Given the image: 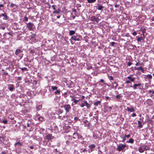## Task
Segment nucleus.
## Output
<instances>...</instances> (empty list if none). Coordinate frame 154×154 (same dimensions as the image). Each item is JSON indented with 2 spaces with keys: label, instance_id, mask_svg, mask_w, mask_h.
<instances>
[{
  "label": "nucleus",
  "instance_id": "f257e3e1",
  "mask_svg": "<svg viewBox=\"0 0 154 154\" xmlns=\"http://www.w3.org/2000/svg\"><path fill=\"white\" fill-rule=\"evenodd\" d=\"M149 149V147L147 146L144 144L139 147L138 151L140 153H142L144 152L145 150H147Z\"/></svg>",
  "mask_w": 154,
  "mask_h": 154
},
{
  "label": "nucleus",
  "instance_id": "f03ea898",
  "mask_svg": "<svg viewBox=\"0 0 154 154\" xmlns=\"http://www.w3.org/2000/svg\"><path fill=\"white\" fill-rule=\"evenodd\" d=\"M49 146H54V138L53 136L51 134H49Z\"/></svg>",
  "mask_w": 154,
  "mask_h": 154
},
{
  "label": "nucleus",
  "instance_id": "7ed1b4c3",
  "mask_svg": "<svg viewBox=\"0 0 154 154\" xmlns=\"http://www.w3.org/2000/svg\"><path fill=\"white\" fill-rule=\"evenodd\" d=\"M63 107L66 111V113H69L71 109V107L69 104H64L61 106Z\"/></svg>",
  "mask_w": 154,
  "mask_h": 154
},
{
  "label": "nucleus",
  "instance_id": "20e7f679",
  "mask_svg": "<svg viewBox=\"0 0 154 154\" xmlns=\"http://www.w3.org/2000/svg\"><path fill=\"white\" fill-rule=\"evenodd\" d=\"M133 88L134 90H136L138 89L140 90H142V84L141 83L138 84H135L133 86H131Z\"/></svg>",
  "mask_w": 154,
  "mask_h": 154
},
{
  "label": "nucleus",
  "instance_id": "39448f33",
  "mask_svg": "<svg viewBox=\"0 0 154 154\" xmlns=\"http://www.w3.org/2000/svg\"><path fill=\"white\" fill-rule=\"evenodd\" d=\"M90 20L94 23H97L100 20V19L94 15H92L90 17Z\"/></svg>",
  "mask_w": 154,
  "mask_h": 154
},
{
  "label": "nucleus",
  "instance_id": "423d86ee",
  "mask_svg": "<svg viewBox=\"0 0 154 154\" xmlns=\"http://www.w3.org/2000/svg\"><path fill=\"white\" fill-rule=\"evenodd\" d=\"M126 146V144H120L118 146L116 149L119 151H120L123 150Z\"/></svg>",
  "mask_w": 154,
  "mask_h": 154
},
{
  "label": "nucleus",
  "instance_id": "0eeeda50",
  "mask_svg": "<svg viewBox=\"0 0 154 154\" xmlns=\"http://www.w3.org/2000/svg\"><path fill=\"white\" fill-rule=\"evenodd\" d=\"M80 38H81V36L77 35L72 36L71 37V39L72 40L75 41H80L81 40V39Z\"/></svg>",
  "mask_w": 154,
  "mask_h": 154
},
{
  "label": "nucleus",
  "instance_id": "6e6552de",
  "mask_svg": "<svg viewBox=\"0 0 154 154\" xmlns=\"http://www.w3.org/2000/svg\"><path fill=\"white\" fill-rule=\"evenodd\" d=\"M33 24L32 23H29L27 24V27L30 30H32L33 29L32 26Z\"/></svg>",
  "mask_w": 154,
  "mask_h": 154
},
{
  "label": "nucleus",
  "instance_id": "1a4fd4ad",
  "mask_svg": "<svg viewBox=\"0 0 154 154\" xmlns=\"http://www.w3.org/2000/svg\"><path fill=\"white\" fill-rule=\"evenodd\" d=\"M82 136L79 135L77 133H74L73 134V138L75 139L81 138Z\"/></svg>",
  "mask_w": 154,
  "mask_h": 154
},
{
  "label": "nucleus",
  "instance_id": "9d476101",
  "mask_svg": "<svg viewBox=\"0 0 154 154\" xmlns=\"http://www.w3.org/2000/svg\"><path fill=\"white\" fill-rule=\"evenodd\" d=\"M127 111H130L131 112H133L135 111V109H134V108L132 106H131L130 108H129V107H127Z\"/></svg>",
  "mask_w": 154,
  "mask_h": 154
},
{
  "label": "nucleus",
  "instance_id": "9b49d317",
  "mask_svg": "<svg viewBox=\"0 0 154 154\" xmlns=\"http://www.w3.org/2000/svg\"><path fill=\"white\" fill-rule=\"evenodd\" d=\"M95 147V146L94 144H91L88 146V147L91 149V151L92 152L93 150V149H94Z\"/></svg>",
  "mask_w": 154,
  "mask_h": 154
},
{
  "label": "nucleus",
  "instance_id": "f8f14e48",
  "mask_svg": "<svg viewBox=\"0 0 154 154\" xmlns=\"http://www.w3.org/2000/svg\"><path fill=\"white\" fill-rule=\"evenodd\" d=\"M136 38H137V41L138 42H140L141 40L143 41L144 40V38H143L142 36H141L140 37H136Z\"/></svg>",
  "mask_w": 154,
  "mask_h": 154
},
{
  "label": "nucleus",
  "instance_id": "ddd939ff",
  "mask_svg": "<svg viewBox=\"0 0 154 154\" xmlns=\"http://www.w3.org/2000/svg\"><path fill=\"white\" fill-rule=\"evenodd\" d=\"M84 103H85V106H86L87 109H89L90 108L91 106V105L88 103L87 102V101H84Z\"/></svg>",
  "mask_w": 154,
  "mask_h": 154
},
{
  "label": "nucleus",
  "instance_id": "4468645a",
  "mask_svg": "<svg viewBox=\"0 0 154 154\" xmlns=\"http://www.w3.org/2000/svg\"><path fill=\"white\" fill-rule=\"evenodd\" d=\"M22 52L23 51L22 50L19 49H17L15 51V54L16 55H18L19 54Z\"/></svg>",
  "mask_w": 154,
  "mask_h": 154
},
{
  "label": "nucleus",
  "instance_id": "2eb2a0df",
  "mask_svg": "<svg viewBox=\"0 0 154 154\" xmlns=\"http://www.w3.org/2000/svg\"><path fill=\"white\" fill-rule=\"evenodd\" d=\"M83 123L85 124V126L86 127H89V123H88V121L87 120H85L83 121Z\"/></svg>",
  "mask_w": 154,
  "mask_h": 154
},
{
  "label": "nucleus",
  "instance_id": "dca6fc26",
  "mask_svg": "<svg viewBox=\"0 0 154 154\" xmlns=\"http://www.w3.org/2000/svg\"><path fill=\"white\" fill-rule=\"evenodd\" d=\"M140 30L142 32V34L145 33L146 31V29L143 26L142 27H141L140 29Z\"/></svg>",
  "mask_w": 154,
  "mask_h": 154
},
{
  "label": "nucleus",
  "instance_id": "f3484780",
  "mask_svg": "<svg viewBox=\"0 0 154 154\" xmlns=\"http://www.w3.org/2000/svg\"><path fill=\"white\" fill-rule=\"evenodd\" d=\"M101 100H100V101L95 102L94 103V106H97L99 104H100L101 102Z\"/></svg>",
  "mask_w": 154,
  "mask_h": 154
},
{
  "label": "nucleus",
  "instance_id": "a211bd4d",
  "mask_svg": "<svg viewBox=\"0 0 154 154\" xmlns=\"http://www.w3.org/2000/svg\"><path fill=\"white\" fill-rule=\"evenodd\" d=\"M60 89L56 90V91L54 93L55 95H59L60 94Z\"/></svg>",
  "mask_w": 154,
  "mask_h": 154
},
{
  "label": "nucleus",
  "instance_id": "6ab92c4d",
  "mask_svg": "<svg viewBox=\"0 0 154 154\" xmlns=\"http://www.w3.org/2000/svg\"><path fill=\"white\" fill-rule=\"evenodd\" d=\"M51 88L52 89V91H54V90H57L58 88V87L56 86H51Z\"/></svg>",
  "mask_w": 154,
  "mask_h": 154
},
{
  "label": "nucleus",
  "instance_id": "aec40b11",
  "mask_svg": "<svg viewBox=\"0 0 154 154\" xmlns=\"http://www.w3.org/2000/svg\"><path fill=\"white\" fill-rule=\"evenodd\" d=\"M75 33V32L73 30H69V35L70 36H72L74 35Z\"/></svg>",
  "mask_w": 154,
  "mask_h": 154
},
{
  "label": "nucleus",
  "instance_id": "412c9836",
  "mask_svg": "<svg viewBox=\"0 0 154 154\" xmlns=\"http://www.w3.org/2000/svg\"><path fill=\"white\" fill-rule=\"evenodd\" d=\"M141 122L140 121H138V127L139 128H141L143 127V125L141 124Z\"/></svg>",
  "mask_w": 154,
  "mask_h": 154
},
{
  "label": "nucleus",
  "instance_id": "4be33fe9",
  "mask_svg": "<svg viewBox=\"0 0 154 154\" xmlns=\"http://www.w3.org/2000/svg\"><path fill=\"white\" fill-rule=\"evenodd\" d=\"M112 84L113 85V87L115 88H116L118 86V84L116 82H114Z\"/></svg>",
  "mask_w": 154,
  "mask_h": 154
},
{
  "label": "nucleus",
  "instance_id": "5701e85b",
  "mask_svg": "<svg viewBox=\"0 0 154 154\" xmlns=\"http://www.w3.org/2000/svg\"><path fill=\"white\" fill-rule=\"evenodd\" d=\"M134 142V140L132 138L128 140L127 141V142L128 143H132Z\"/></svg>",
  "mask_w": 154,
  "mask_h": 154
},
{
  "label": "nucleus",
  "instance_id": "b1692460",
  "mask_svg": "<svg viewBox=\"0 0 154 154\" xmlns=\"http://www.w3.org/2000/svg\"><path fill=\"white\" fill-rule=\"evenodd\" d=\"M127 78L128 79L130 80V81L132 82H134L135 79L134 78H132L130 76H128L127 77Z\"/></svg>",
  "mask_w": 154,
  "mask_h": 154
},
{
  "label": "nucleus",
  "instance_id": "393cba45",
  "mask_svg": "<svg viewBox=\"0 0 154 154\" xmlns=\"http://www.w3.org/2000/svg\"><path fill=\"white\" fill-rule=\"evenodd\" d=\"M10 86L9 88V89L10 91H12L14 89V86L13 85H11Z\"/></svg>",
  "mask_w": 154,
  "mask_h": 154
},
{
  "label": "nucleus",
  "instance_id": "a878e982",
  "mask_svg": "<svg viewBox=\"0 0 154 154\" xmlns=\"http://www.w3.org/2000/svg\"><path fill=\"white\" fill-rule=\"evenodd\" d=\"M17 145H19L20 146H21L22 145V143H20V142H18L15 143V146L16 147H17Z\"/></svg>",
  "mask_w": 154,
  "mask_h": 154
},
{
  "label": "nucleus",
  "instance_id": "bb28decb",
  "mask_svg": "<svg viewBox=\"0 0 154 154\" xmlns=\"http://www.w3.org/2000/svg\"><path fill=\"white\" fill-rule=\"evenodd\" d=\"M104 7H103L102 5H98L97 8V9L98 10H101Z\"/></svg>",
  "mask_w": 154,
  "mask_h": 154
},
{
  "label": "nucleus",
  "instance_id": "cd10ccee",
  "mask_svg": "<svg viewBox=\"0 0 154 154\" xmlns=\"http://www.w3.org/2000/svg\"><path fill=\"white\" fill-rule=\"evenodd\" d=\"M87 150L85 148H82L80 149V152L82 153V152H87Z\"/></svg>",
  "mask_w": 154,
  "mask_h": 154
},
{
  "label": "nucleus",
  "instance_id": "c85d7f7f",
  "mask_svg": "<svg viewBox=\"0 0 154 154\" xmlns=\"http://www.w3.org/2000/svg\"><path fill=\"white\" fill-rule=\"evenodd\" d=\"M60 10L59 9H58L57 10L54 11L53 12L54 13L57 14L60 13Z\"/></svg>",
  "mask_w": 154,
  "mask_h": 154
},
{
  "label": "nucleus",
  "instance_id": "c756f323",
  "mask_svg": "<svg viewBox=\"0 0 154 154\" xmlns=\"http://www.w3.org/2000/svg\"><path fill=\"white\" fill-rule=\"evenodd\" d=\"M98 118L95 116H93V120H96L95 121H94V123L96 124L97 122Z\"/></svg>",
  "mask_w": 154,
  "mask_h": 154
},
{
  "label": "nucleus",
  "instance_id": "7c9ffc66",
  "mask_svg": "<svg viewBox=\"0 0 154 154\" xmlns=\"http://www.w3.org/2000/svg\"><path fill=\"white\" fill-rule=\"evenodd\" d=\"M146 77L149 79H152V76L150 74H148L146 75Z\"/></svg>",
  "mask_w": 154,
  "mask_h": 154
},
{
  "label": "nucleus",
  "instance_id": "2f4dec72",
  "mask_svg": "<svg viewBox=\"0 0 154 154\" xmlns=\"http://www.w3.org/2000/svg\"><path fill=\"white\" fill-rule=\"evenodd\" d=\"M140 70L142 73H144V70L142 66H140Z\"/></svg>",
  "mask_w": 154,
  "mask_h": 154
},
{
  "label": "nucleus",
  "instance_id": "473e14b6",
  "mask_svg": "<svg viewBox=\"0 0 154 154\" xmlns=\"http://www.w3.org/2000/svg\"><path fill=\"white\" fill-rule=\"evenodd\" d=\"M96 0H87L88 2L89 3H93L95 2Z\"/></svg>",
  "mask_w": 154,
  "mask_h": 154
},
{
  "label": "nucleus",
  "instance_id": "72a5a7b5",
  "mask_svg": "<svg viewBox=\"0 0 154 154\" xmlns=\"http://www.w3.org/2000/svg\"><path fill=\"white\" fill-rule=\"evenodd\" d=\"M1 16H2L5 17V19H7V16L6 13H4V14H2Z\"/></svg>",
  "mask_w": 154,
  "mask_h": 154
},
{
  "label": "nucleus",
  "instance_id": "f704fd0d",
  "mask_svg": "<svg viewBox=\"0 0 154 154\" xmlns=\"http://www.w3.org/2000/svg\"><path fill=\"white\" fill-rule=\"evenodd\" d=\"M35 35L34 34H32L31 35H30V38L31 39L32 38H34L35 36Z\"/></svg>",
  "mask_w": 154,
  "mask_h": 154
},
{
  "label": "nucleus",
  "instance_id": "c9c22d12",
  "mask_svg": "<svg viewBox=\"0 0 154 154\" xmlns=\"http://www.w3.org/2000/svg\"><path fill=\"white\" fill-rule=\"evenodd\" d=\"M79 117H75L74 118V121L75 122H76L78 120H79Z\"/></svg>",
  "mask_w": 154,
  "mask_h": 154
},
{
  "label": "nucleus",
  "instance_id": "e433bc0d",
  "mask_svg": "<svg viewBox=\"0 0 154 154\" xmlns=\"http://www.w3.org/2000/svg\"><path fill=\"white\" fill-rule=\"evenodd\" d=\"M80 106L81 107L83 108L85 106V103H84V102L83 103H82L80 104Z\"/></svg>",
  "mask_w": 154,
  "mask_h": 154
},
{
  "label": "nucleus",
  "instance_id": "4c0bfd02",
  "mask_svg": "<svg viewBox=\"0 0 154 154\" xmlns=\"http://www.w3.org/2000/svg\"><path fill=\"white\" fill-rule=\"evenodd\" d=\"M142 64H143V63H140L138 62H137V63L135 64V65L136 66H141V65H142Z\"/></svg>",
  "mask_w": 154,
  "mask_h": 154
},
{
  "label": "nucleus",
  "instance_id": "58836bf2",
  "mask_svg": "<svg viewBox=\"0 0 154 154\" xmlns=\"http://www.w3.org/2000/svg\"><path fill=\"white\" fill-rule=\"evenodd\" d=\"M70 97L71 98V100L72 101H74V100H75V98L74 97V96H70Z\"/></svg>",
  "mask_w": 154,
  "mask_h": 154
},
{
  "label": "nucleus",
  "instance_id": "ea45409f",
  "mask_svg": "<svg viewBox=\"0 0 154 154\" xmlns=\"http://www.w3.org/2000/svg\"><path fill=\"white\" fill-rule=\"evenodd\" d=\"M93 137L95 139H96L98 138L99 137L98 136H97L95 134H94L93 135Z\"/></svg>",
  "mask_w": 154,
  "mask_h": 154
},
{
  "label": "nucleus",
  "instance_id": "a19ab883",
  "mask_svg": "<svg viewBox=\"0 0 154 154\" xmlns=\"http://www.w3.org/2000/svg\"><path fill=\"white\" fill-rule=\"evenodd\" d=\"M109 77V80H114L113 77L112 76H110Z\"/></svg>",
  "mask_w": 154,
  "mask_h": 154
},
{
  "label": "nucleus",
  "instance_id": "79ce46f5",
  "mask_svg": "<svg viewBox=\"0 0 154 154\" xmlns=\"http://www.w3.org/2000/svg\"><path fill=\"white\" fill-rule=\"evenodd\" d=\"M42 106L40 105L38 106L37 107V110H39L40 109H41L42 108Z\"/></svg>",
  "mask_w": 154,
  "mask_h": 154
},
{
  "label": "nucleus",
  "instance_id": "37998d69",
  "mask_svg": "<svg viewBox=\"0 0 154 154\" xmlns=\"http://www.w3.org/2000/svg\"><path fill=\"white\" fill-rule=\"evenodd\" d=\"M79 101V100H74V102L75 103V104H76L77 103V102Z\"/></svg>",
  "mask_w": 154,
  "mask_h": 154
},
{
  "label": "nucleus",
  "instance_id": "c03bdc74",
  "mask_svg": "<svg viewBox=\"0 0 154 154\" xmlns=\"http://www.w3.org/2000/svg\"><path fill=\"white\" fill-rule=\"evenodd\" d=\"M72 12H75V14L76 16H77L76 15V13L77 12V11H76V9H72Z\"/></svg>",
  "mask_w": 154,
  "mask_h": 154
},
{
  "label": "nucleus",
  "instance_id": "a18cd8bd",
  "mask_svg": "<svg viewBox=\"0 0 154 154\" xmlns=\"http://www.w3.org/2000/svg\"><path fill=\"white\" fill-rule=\"evenodd\" d=\"M67 94V92H65L63 94V96L64 97L66 98L67 97L66 95Z\"/></svg>",
  "mask_w": 154,
  "mask_h": 154
},
{
  "label": "nucleus",
  "instance_id": "49530a36",
  "mask_svg": "<svg viewBox=\"0 0 154 154\" xmlns=\"http://www.w3.org/2000/svg\"><path fill=\"white\" fill-rule=\"evenodd\" d=\"M38 119L39 121H42L43 119L42 117H39L38 118Z\"/></svg>",
  "mask_w": 154,
  "mask_h": 154
},
{
  "label": "nucleus",
  "instance_id": "de8ad7c7",
  "mask_svg": "<svg viewBox=\"0 0 154 154\" xmlns=\"http://www.w3.org/2000/svg\"><path fill=\"white\" fill-rule=\"evenodd\" d=\"M125 137L128 138L130 137V134H128V135L125 134Z\"/></svg>",
  "mask_w": 154,
  "mask_h": 154
},
{
  "label": "nucleus",
  "instance_id": "09e8293b",
  "mask_svg": "<svg viewBox=\"0 0 154 154\" xmlns=\"http://www.w3.org/2000/svg\"><path fill=\"white\" fill-rule=\"evenodd\" d=\"M85 97L84 96H82L81 98L80 99H79V101L82 100H83Z\"/></svg>",
  "mask_w": 154,
  "mask_h": 154
},
{
  "label": "nucleus",
  "instance_id": "8fccbe9b",
  "mask_svg": "<svg viewBox=\"0 0 154 154\" xmlns=\"http://www.w3.org/2000/svg\"><path fill=\"white\" fill-rule=\"evenodd\" d=\"M132 63L130 62H129L128 63L127 65L128 66H130L132 64Z\"/></svg>",
  "mask_w": 154,
  "mask_h": 154
},
{
  "label": "nucleus",
  "instance_id": "3c124183",
  "mask_svg": "<svg viewBox=\"0 0 154 154\" xmlns=\"http://www.w3.org/2000/svg\"><path fill=\"white\" fill-rule=\"evenodd\" d=\"M136 116H137V115H136V114L135 113H134L131 115V116L133 117H135Z\"/></svg>",
  "mask_w": 154,
  "mask_h": 154
},
{
  "label": "nucleus",
  "instance_id": "603ef678",
  "mask_svg": "<svg viewBox=\"0 0 154 154\" xmlns=\"http://www.w3.org/2000/svg\"><path fill=\"white\" fill-rule=\"evenodd\" d=\"M125 36L126 37H129L130 36V35H129V33H126L125 34Z\"/></svg>",
  "mask_w": 154,
  "mask_h": 154
},
{
  "label": "nucleus",
  "instance_id": "864d4df0",
  "mask_svg": "<svg viewBox=\"0 0 154 154\" xmlns=\"http://www.w3.org/2000/svg\"><path fill=\"white\" fill-rule=\"evenodd\" d=\"M21 69L22 70H27V68L26 67H24L23 68H21Z\"/></svg>",
  "mask_w": 154,
  "mask_h": 154
},
{
  "label": "nucleus",
  "instance_id": "5fc2aeb1",
  "mask_svg": "<svg viewBox=\"0 0 154 154\" xmlns=\"http://www.w3.org/2000/svg\"><path fill=\"white\" fill-rule=\"evenodd\" d=\"M140 66L139 67H135L134 69H135V70H139L140 69Z\"/></svg>",
  "mask_w": 154,
  "mask_h": 154
},
{
  "label": "nucleus",
  "instance_id": "6e6d98bb",
  "mask_svg": "<svg viewBox=\"0 0 154 154\" xmlns=\"http://www.w3.org/2000/svg\"><path fill=\"white\" fill-rule=\"evenodd\" d=\"M116 98L117 99H119L121 98V96L119 95H117L116 96Z\"/></svg>",
  "mask_w": 154,
  "mask_h": 154
},
{
  "label": "nucleus",
  "instance_id": "4d7b16f0",
  "mask_svg": "<svg viewBox=\"0 0 154 154\" xmlns=\"http://www.w3.org/2000/svg\"><path fill=\"white\" fill-rule=\"evenodd\" d=\"M24 19L26 21H28V18L26 17H24Z\"/></svg>",
  "mask_w": 154,
  "mask_h": 154
},
{
  "label": "nucleus",
  "instance_id": "13d9d810",
  "mask_svg": "<svg viewBox=\"0 0 154 154\" xmlns=\"http://www.w3.org/2000/svg\"><path fill=\"white\" fill-rule=\"evenodd\" d=\"M132 34L133 35L135 36L137 35V33L136 32H134L132 33Z\"/></svg>",
  "mask_w": 154,
  "mask_h": 154
},
{
  "label": "nucleus",
  "instance_id": "bf43d9fd",
  "mask_svg": "<svg viewBox=\"0 0 154 154\" xmlns=\"http://www.w3.org/2000/svg\"><path fill=\"white\" fill-rule=\"evenodd\" d=\"M110 43L111 44V46H114V44H115V42H112Z\"/></svg>",
  "mask_w": 154,
  "mask_h": 154
},
{
  "label": "nucleus",
  "instance_id": "052dcab7",
  "mask_svg": "<svg viewBox=\"0 0 154 154\" xmlns=\"http://www.w3.org/2000/svg\"><path fill=\"white\" fill-rule=\"evenodd\" d=\"M126 137H125L124 136V137H123V140H122V142H125V140H126V138H125Z\"/></svg>",
  "mask_w": 154,
  "mask_h": 154
},
{
  "label": "nucleus",
  "instance_id": "680f3d73",
  "mask_svg": "<svg viewBox=\"0 0 154 154\" xmlns=\"http://www.w3.org/2000/svg\"><path fill=\"white\" fill-rule=\"evenodd\" d=\"M105 98L107 100H110V98L108 96H106L105 97Z\"/></svg>",
  "mask_w": 154,
  "mask_h": 154
},
{
  "label": "nucleus",
  "instance_id": "e2e57ef3",
  "mask_svg": "<svg viewBox=\"0 0 154 154\" xmlns=\"http://www.w3.org/2000/svg\"><path fill=\"white\" fill-rule=\"evenodd\" d=\"M126 83L127 84L130 83H131L130 80H126Z\"/></svg>",
  "mask_w": 154,
  "mask_h": 154
},
{
  "label": "nucleus",
  "instance_id": "0e129e2a",
  "mask_svg": "<svg viewBox=\"0 0 154 154\" xmlns=\"http://www.w3.org/2000/svg\"><path fill=\"white\" fill-rule=\"evenodd\" d=\"M2 122L5 124H6L7 122V121L6 120H5L3 121Z\"/></svg>",
  "mask_w": 154,
  "mask_h": 154
},
{
  "label": "nucleus",
  "instance_id": "69168bd1",
  "mask_svg": "<svg viewBox=\"0 0 154 154\" xmlns=\"http://www.w3.org/2000/svg\"><path fill=\"white\" fill-rule=\"evenodd\" d=\"M52 8H53V9L54 10H55V6L54 5H52Z\"/></svg>",
  "mask_w": 154,
  "mask_h": 154
},
{
  "label": "nucleus",
  "instance_id": "338daca9",
  "mask_svg": "<svg viewBox=\"0 0 154 154\" xmlns=\"http://www.w3.org/2000/svg\"><path fill=\"white\" fill-rule=\"evenodd\" d=\"M108 110H110L111 111L112 109V107L111 106H108L107 107Z\"/></svg>",
  "mask_w": 154,
  "mask_h": 154
},
{
  "label": "nucleus",
  "instance_id": "774afa93",
  "mask_svg": "<svg viewBox=\"0 0 154 154\" xmlns=\"http://www.w3.org/2000/svg\"><path fill=\"white\" fill-rule=\"evenodd\" d=\"M119 5L117 4H115V7L116 8H118L119 7Z\"/></svg>",
  "mask_w": 154,
  "mask_h": 154
}]
</instances>
